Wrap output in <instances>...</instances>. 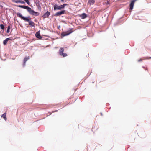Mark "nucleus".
I'll use <instances>...</instances> for the list:
<instances>
[{"instance_id":"1","label":"nucleus","mask_w":151,"mask_h":151,"mask_svg":"<svg viewBox=\"0 0 151 151\" xmlns=\"http://www.w3.org/2000/svg\"><path fill=\"white\" fill-rule=\"evenodd\" d=\"M16 6L26 9L31 15L35 16H38L40 14L39 12L34 11L33 10H32L31 8L29 6L23 5H17Z\"/></svg>"},{"instance_id":"2","label":"nucleus","mask_w":151,"mask_h":151,"mask_svg":"<svg viewBox=\"0 0 151 151\" xmlns=\"http://www.w3.org/2000/svg\"><path fill=\"white\" fill-rule=\"evenodd\" d=\"M17 16L20 18L22 19L27 21L29 22V24L32 27H35V24L31 20V19L27 17H24L22 16L21 14L19 13L18 12L17 14Z\"/></svg>"},{"instance_id":"3","label":"nucleus","mask_w":151,"mask_h":151,"mask_svg":"<svg viewBox=\"0 0 151 151\" xmlns=\"http://www.w3.org/2000/svg\"><path fill=\"white\" fill-rule=\"evenodd\" d=\"M64 51V49L63 48L61 47L60 48L59 50V54L62 56L63 57H65L67 56V55L66 53H63Z\"/></svg>"},{"instance_id":"4","label":"nucleus","mask_w":151,"mask_h":151,"mask_svg":"<svg viewBox=\"0 0 151 151\" xmlns=\"http://www.w3.org/2000/svg\"><path fill=\"white\" fill-rule=\"evenodd\" d=\"M66 13L65 10H63L60 12H56L55 14V16H59L61 15L65 14Z\"/></svg>"},{"instance_id":"5","label":"nucleus","mask_w":151,"mask_h":151,"mask_svg":"<svg viewBox=\"0 0 151 151\" xmlns=\"http://www.w3.org/2000/svg\"><path fill=\"white\" fill-rule=\"evenodd\" d=\"M137 0H132L129 4V9L131 10L133 9L134 4Z\"/></svg>"},{"instance_id":"6","label":"nucleus","mask_w":151,"mask_h":151,"mask_svg":"<svg viewBox=\"0 0 151 151\" xmlns=\"http://www.w3.org/2000/svg\"><path fill=\"white\" fill-rule=\"evenodd\" d=\"M63 6H62L61 5L58 6L55 4L54 6V9L55 10H61L63 9Z\"/></svg>"},{"instance_id":"7","label":"nucleus","mask_w":151,"mask_h":151,"mask_svg":"<svg viewBox=\"0 0 151 151\" xmlns=\"http://www.w3.org/2000/svg\"><path fill=\"white\" fill-rule=\"evenodd\" d=\"M72 32V31L63 32L61 33V35L63 37L65 36L68 35L69 34L71 33Z\"/></svg>"},{"instance_id":"8","label":"nucleus","mask_w":151,"mask_h":151,"mask_svg":"<svg viewBox=\"0 0 151 151\" xmlns=\"http://www.w3.org/2000/svg\"><path fill=\"white\" fill-rule=\"evenodd\" d=\"M78 16L83 19L87 17L86 14L85 13H83L81 14H79Z\"/></svg>"},{"instance_id":"9","label":"nucleus","mask_w":151,"mask_h":151,"mask_svg":"<svg viewBox=\"0 0 151 151\" xmlns=\"http://www.w3.org/2000/svg\"><path fill=\"white\" fill-rule=\"evenodd\" d=\"M30 58L29 56H26L24 60V63L23 64V66L24 67L25 65V63Z\"/></svg>"},{"instance_id":"10","label":"nucleus","mask_w":151,"mask_h":151,"mask_svg":"<svg viewBox=\"0 0 151 151\" xmlns=\"http://www.w3.org/2000/svg\"><path fill=\"white\" fill-rule=\"evenodd\" d=\"M50 14V12L48 11H47L46 13H45L42 16V17L45 18L48 17Z\"/></svg>"},{"instance_id":"11","label":"nucleus","mask_w":151,"mask_h":151,"mask_svg":"<svg viewBox=\"0 0 151 151\" xmlns=\"http://www.w3.org/2000/svg\"><path fill=\"white\" fill-rule=\"evenodd\" d=\"M35 35L36 37L39 39H41L42 38V37L40 35V32L39 31H38L36 33Z\"/></svg>"},{"instance_id":"12","label":"nucleus","mask_w":151,"mask_h":151,"mask_svg":"<svg viewBox=\"0 0 151 151\" xmlns=\"http://www.w3.org/2000/svg\"><path fill=\"white\" fill-rule=\"evenodd\" d=\"M98 128L99 127L97 126H94L92 127V130L94 132H95L98 130Z\"/></svg>"},{"instance_id":"13","label":"nucleus","mask_w":151,"mask_h":151,"mask_svg":"<svg viewBox=\"0 0 151 151\" xmlns=\"http://www.w3.org/2000/svg\"><path fill=\"white\" fill-rule=\"evenodd\" d=\"M11 39L9 38H7L5 40H4L3 41V44L4 45H6V44L7 43L8 41L9 40H10Z\"/></svg>"},{"instance_id":"14","label":"nucleus","mask_w":151,"mask_h":151,"mask_svg":"<svg viewBox=\"0 0 151 151\" xmlns=\"http://www.w3.org/2000/svg\"><path fill=\"white\" fill-rule=\"evenodd\" d=\"M1 117H3V118H4L5 121H6L7 118L6 117V115L5 113L3 114V115L1 116Z\"/></svg>"},{"instance_id":"15","label":"nucleus","mask_w":151,"mask_h":151,"mask_svg":"<svg viewBox=\"0 0 151 151\" xmlns=\"http://www.w3.org/2000/svg\"><path fill=\"white\" fill-rule=\"evenodd\" d=\"M95 2L94 0H90L88 1V3L90 5L93 4Z\"/></svg>"},{"instance_id":"16","label":"nucleus","mask_w":151,"mask_h":151,"mask_svg":"<svg viewBox=\"0 0 151 151\" xmlns=\"http://www.w3.org/2000/svg\"><path fill=\"white\" fill-rule=\"evenodd\" d=\"M21 0H12V1L16 3H20Z\"/></svg>"},{"instance_id":"17","label":"nucleus","mask_w":151,"mask_h":151,"mask_svg":"<svg viewBox=\"0 0 151 151\" xmlns=\"http://www.w3.org/2000/svg\"><path fill=\"white\" fill-rule=\"evenodd\" d=\"M10 29V26H8L7 27V33H9V30Z\"/></svg>"},{"instance_id":"18","label":"nucleus","mask_w":151,"mask_h":151,"mask_svg":"<svg viewBox=\"0 0 151 151\" xmlns=\"http://www.w3.org/2000/svg\"><path fill=\"white\" fill-rule=\"evenodd\" d=\"M0 27L1 29H4V25L3 24H1L0 25Z\"/></svg>"},{"instance_id":"19","label":"nucleus","mask_w":151,"mask_h":151,"mask_svg":"<svg viewBox=\"0 0 151 151\" xmlns=\"http://www.w3.org/2000/svg\"><path fill=\"white\" fill-rule=\"evenodd\" d=\"M24 1H25L28 4V5H29L30 4V2L29 0H24Z\"/></svg>"},{"instance_id":"20","label":"nucleus","mask_w":151,"mask_h":151,"mask_svg":"<svg viewBox=\"0 0 151 151\" xmlns=\"http://www.w3.org/2000/svg\"><path fill=\"white\" fill-rule=\"evenodd\" d=\"M67 5V4H63V5H62V6H63V7H62V8H63V9L65 7V6Z\"/></svg>"},{"instance_id":"21","label":"nucleus","mask_w":151,"mask_h":151,"mask_svg":"<svg viewBox=\"0 0 151 151\" xmlns=\"http://www.w3.org/2000/svg\"><path fill=\"white\" fill-rule=\"evenodd\" d=\"M25 2H24V1L21 0L20 1V3H21V4H25Z\"/></svg>"},{"instance_id":"22","label":"nucleus","mask_w":151,"mask_h":151,"mask_svg":"<svg viewBox=\"0 0 151 151\" xmlns=\"http://www.w3.org/2000/svg\"><path fill=\"white\" fill-rule=\"evenodd\" d=\"M146 59H151V57H147Z\"/></svg>"},{"instance_id":"23","label":"nucleus","mask_w":151,"mask_h":151,"mask_svg":"<svg viewBox=\"0 0 151 151\" xmlns=\"http://www.w3.org/2000/svg\"><path fill=\"white\" fill-rule=\"evenodd\" d=\"M142 61V60H141V59L139 60H138V62H140V61Z\"/></svg>"},{"instance_id":"24","label":"nucleus","mask_w":151,"mask_h":151,"mask_svg":"<svg viewBox=\"0 0 151 151\" xmlns=\"http://www.w3.org/2000/svg\"><path fill=\"white\" fill-rule=\"evenodd\" d=\"M64 0H61V1L63 2L64 1Z\"/></svg>"},{"instance_id":"25","label":"nucleus","mask_w":151,"mask_h":151,"mask_svg":"<svg viewBox=\"0 0 151 151\" xmlns=\"http://www.w3.org/2000/svg\"><path fill=\"white\" fill-rule=\"evenodd\" d=\"M101 115H102V114L101 113Z\"/></svg>"}]
</instances>
